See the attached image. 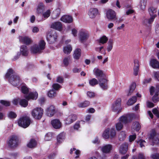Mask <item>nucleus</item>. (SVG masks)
Instances as JSON below:
<instances>
[{
  "label": "nucleus",
  "mask_w": 159,
  "mask_h": 159,
  "mask_svg": "<svg viewBox=\"0 0 159 159\" xmlns=\"http://www.w3.org/2000/svg\"><path fill=\"white\" fill-rule=\"evenodd\" d=\"M30 119L27 116H24L20 118L18 120V125L23 128H26L30 124Z\"/></svg>",
  "instance_id": "1"
},
{
  "label": "nucleus",
  "mask_w": 159,
  "mask_h": 159,
  "mask_svg": "<svg viewBox=\"0 0 159 159\" xmlns=\"http://www.w3.org/2000/svg\"><path fill=\"white\" fill-rule=\"evenodd\" d=\"M43 110L40 107H37L32 111L31 114L33 117L36 120H39L42 117Z\"/></svg>",
  "instance_id": "2"
},
{
  "label": "nucleus",
  "mask_w": 159,
  "mask_h": 159,
  "mask_svg": "<svg viewBox=\"0 0 159 159\" xmlns=\"http://www.w3.org/2000/svg\"><path fill=\"white\" fill-rule=\"evenodd\" d=\"M116 135L115 130L114 128H108L104 130L103 134L102 137L105 139H112Z\"/></svg>",
  "instance_id": "3"
},
{
  "label": "nucleus",
  "mask_w": 159,
  "mask_h": 159,
  "mask_svg": "<svg viewBox=\"0 0 159 159\" xmlns=\"http://www.w3.org/2000/svg\"><path fill=\"white\" fill-rule=\"evenodd\" d=\"M121 100L120 98H117L113 103L111 109L112 111L117 112L118 113L120 112L122 109L121 107Z\"/></svg>",
  "instance_id": "4"
},
{
  "label": "nucleus",
  "mask_w": 159,
  "mask_h": 159,
  "mask_svg": "<svg viewBox=\"0 0 159 159\" xmlns=\"http://www.w3.org/2000/svg\"><path fill=\"white\" fill-rule=\"evenodd\" d=\"M135 117V115L133 113L128 114L120 117L119 118V121L124 124H126L133 120Z\"/></svg>",
  "instance_id": "5"
},
{
  "label": "nucleus",
  "mask_w": 159,
  "mask_h": 159,
  "mask_svg": "<svg viewBox=\"0 0 159 159\" xmlns=\"http://www.w3.org/2000/svg\"><path fill=\"white\" fill-rule=\"evenodd\" d=\"M89 36V33L85 30L81 29L79 31V38L80 40L82 43L87 40Z\"/></svg>",
  "instance_id": "6"
},
{
  "label": "nucleus",
  "mask_w": 159,
  "mask_h": 159,
  "mask_svg": "<svg viewBox=\"0 0 159 159\" xmlns=\"http://www.w3.org/2000/svg\"><path fill=\"white\" fill-rule=\"evenodd\" d=\"M7 143L10 147L14 148L17 146L18 143V139L16 136H13L10 138Z\"/></svg>",
  "instance_id": "7"
},
{
  "label": "nucleus",
  "mask_w": 159,
  "mask_h": 159,
  "mask_svg": "<svg viewBox=\"0 0 159 159\" xmlns=\"http://www.w3.org/2000/svg\"><path fill=\"white\" fill-rule=\"evenodd\" d=\"M107 18L110 20H117L116 13L115 11L111 9H108L106 12Z\"/></svg>",
  "instance_id": "8"
},
{
  "label": "nucleus",
  "mask_w": 159,
  "mask_h": 159,
  "mask_svg": "<svg viewBox=\"0 0 159 159\" xmlns=\"http://www.w3.org/2000/svg\"><path fill=\"white\" fill-rule=\"evenodd\" d=\"M57 37V36L56 32L55 31H52L48 34L47 39L48 43L51 44L56 41Z\"/></svg>",
  "instance_id": "9"
},
{
  "label": "nucleus",
  "mask_w": 159,
  "mask_h": 159,
  "mask_svg": "<svg viewBox=\"0 0 159 159\" xmlns=\"http://www.w3.org/2000/svg\"><path fill=\"white\" fill-rule=\"evenodd\" d=\"M99 85L103 90H106L108 88V80L105 78H98Z\"/></svg>",
  "instance_id": "10"
},
{
  "label": "nucleus",
  "mask_w": 159,
  "mask_h": 159,
  "mask_svg": "<svg viewBox=\"0 0 159 159\" xmlns=\"http://www.w3.org/2000/svg\"><path fill=\"white\" fill-rule=\"evenodd\" d=\"M9 81L12 85L16 86L19 84L20 81L19 77L16 75H13L10 78Z\"/></svg>",
  "instance_id": "11"
},
{
  "label": "nucleus",
  "mask_w": 159,
  "mask_h": 159,
  "mask_svg": "<svg viewBox=\"0 0 159 159\" xmlns=\"http://www.w3.org/2000/svg\"><path fill=\"white\" fill-rule=\"evenodd\" d=\"M150 139L156 143H159V134H157L154 130H152L149 137Z\"/></svg>",
  "instance_id": "12"
},
{
  "label": "nucleus",
  "mask_w": 159,
  "mask_h": 159,
  "mask_svg": "<svg viewBox=\"0 0 159 159\" xmlns=\"http://www.w3.org/2000/svg\"><path fill=\"white\" fill-rule=\"evenodd\" d=\"M112 148V146L111 145L107 144L100 147V149L102 153L107 154L111 152Z\"/></svg>",
  "instance_id": "13"
},
{
  "label": "nucleus",
  "mask_w": 159,
  "mask_h": 159,
  "mask_svg": "<svg viewBox=\"0 0 159 159\" xmlns=\"http://www.w3.org/2000/svg\"><path fill=\"white\" fill-rule=\"evenodd\" d=\"M128 144L127 143H124L120 146L119 148L120 152L124 155L126 153L128 150Z\"/></svg>",
  "instance_id": "14"
},
{
  "label": "nucleus",
  "mask_w": 159,
  "mask_h": 159,
  "mask_svg": "<svg viewBox=\"0 0 159 159\" xmlns=\"http://www.w3.org/2000/svg\"><path fill=\"white\" fill-rule=\"evenodd\" d=\"M98 13V10L97 9L91 8L88 11V14L90 18H93L97 16Z\"/></svg>",
  "instance_id": "15"
},
{
  "label": "nucleus",
  "mask_w": 159,
  "mask_h": 159,
  "mask_svg": "<svg viewBox=\"0 0 159 159\" xmlns=\"http://www.w3.org/2000/svg\"><path fill=\"white\" fill-rule=\"evenodd\" d=\"M77 119V116L75 115H69L65 120V123L70 124L75 121Z\"/></svg>",
  "instance_id": "16"
},
{
  "label": "nucleus",
  "mask_w": 159,
  "mask_h": 159,
  "mask_svg": "<svg viewBox=\"0 0 159 159\" xmlns=\"http://www.w3.org/2000/svg\"><path fill=\"white\" fill-rule=\"evenodd\" d=\"M20 42L25 44H29L31 42V40L27 36H20L19 37Z\"/></svg>",
  "instance_id": "17"
},
{
  "label": "nucleus",
  "mask_w": 159,
  "mask_h": 159,
  "mask_svg": "<svg viewBox=\"0 0 159 159\" xmlns=\"http://www.w3.org/2000/svg\"><path fill=\"white\" fill-rule=\"evenodd\" d=\"M51 27L59 31H61L62 29L61 23L60 22H56L52 24Z\"/></svg>",
  "instance_id": "18"
},
{
  "label": "nucleus",
  "mask_w": 159,
  "mask_h": 159,
  "mask_svg": "<svg viewBox=\"0 0 159 159\" xmlns=\"http://www.w3.org/2000/svg\"><path fill=\"white\" fill-rule=\"evenodd\" d=\"M52 126L55 129H59L61 126V122L59 120L54 119L51 121Z\"/></svg>",
  "instance_id": "19"
},
{
  "label": "nucleus",
  "mask_w": 159,
  "mask_h": 159,
  "mask_svg": "<svg viewBox=\"0 0 159 159\" xmlns=\"http://www.w3.org/2000/svg\"><path fill=\"white\" fill-rule=\"evenodd\" d=\"M93 72L94 74L96 75L98 79L99 78H104V74L102 71L99 70L97 68H95L93 70Z\"/></svg>",
  "instance_id": "20"
},
{
  "label": "nucleus",
  "mask_w": 159,
  "mask_h": 159,
  "mask_svg": "<svg viewBox=\"0 0 159 159\" xmlns=\"http://www.w3.org/2000/svg\"><path fill=\"white\" fill-rule=\"evenodd\" d=\"M48 116L51 117L53 116L55 113V110L54 106L53 105L50 106L47 110Z\"/></svg>",
  "instance_id": "21"
},
{
  "label": "nucleus",
  "mask_w": 159,
  "mask_h": 159,
  "mask_svg": "<svg viewBox=\"0 0 159 159\" xmlns=\"http://www.w3.org/2000/svg\"><path fill=\"white\" fill-rule=\"evenodd\" d=\"M61 21L67 23H70L73 21L72 17L69 15H65L62 16L60 19Z\"/></svg>",
  "instance_id": "22"
},
{
  "label": "nucleus",
  "mask_w": 159,
  "mask_h": 159,
  "mask_svg": "<svg viewBox=\"0 0 159 159\" xmlns=\"http://www.w3.org/2000/svg\"><path fill=\"white\" fill-rule=\"evenodd\" d=\"M38 95V93L36 92H31L28 95L25 96V97L28 100L30 99L35 100L37 98Z\"/></svg>",
  "instance_id": "23"
},
{
  "label": "nucleus",
  "mask_w": 159,
  "mask_h": 159,
  "mask_svg": "<svg viewBox=\"0 0 159 159\" xmlns=\"http://www.w3.org/2000/svg\"><path fill=\"white\" fill-rule=\"evenodd\" d=\"M134 74L136 76L138 75L139 70V65L138 61L135 59L134 61Z\"/></svg>",
  "instance_id": "24"
},
{
  "label": "nucleus",
  "mask_w": 159,
  "mask_h": 159,
  "mask_svg": "<svg viewBox=\"0 0 159 159\" xmlns=\"http://www.w3.org/2000/svg\"><path fill=\"white\" fill-rule=\"evenodd\" d=\"M20 51L21 54L22 55L25 56H27L28 51L26 46L25 45H22L20 48Z\"/></svg>",
  "instance_id": "25"
},
{
  "label": "nucleus",
  "mask_w": 159,
  "mask_h": 159,
  "mask_svg": "<svg viewBox=\"0 0 159 159\" xmlns=\"http://www.w3.org/2000/svg\"><path fill=\"white\" fill-rule=\"evenodd\" d=\"M65 139V134L64 133L59 134L57 138V144H60Z\"/></svg>",
  "instance_id": "26"
},
{
  "label": "nucleus",
  "mask_w": 159,
  "mask_h": 159,
  "mask_svg": "<svg viewBox=\"0 0 159 159\" xmlns=\"http://www.w3.org/2000/svg\"><path fill=\"white\" fill-rule=\"evenodd\" d=\"M150 65L154 68H159V62L156 59L151 60L150 61Z\"/></svg>",
  "instance_id": "27"
},
{
  "label": "nucleus",
  "mask_w": 159,
  "mask_h": 159,
  "mask_svg": "<svg viewBox=\"0 0 159 159\" xmlns=\"http://www.w3.org/2000/svg\"><path fill=\"white\" fill-rule=\"evenodd\" d=\"M31 51L34 53H40L42 52L39 50L38 46L36 44L34 45L31 47Z\"/></svg>",
  "instance_id": "28"
},
{
  "label": "nucleus",
  "mask_w": 159,
  "mask_h": 159,
  "mask_svg": "<svg viewBox=\"0 0 159 159\" xmlns=\"http://www.w3.org/2000/svg\"><path fill=\"white\" fill-rule=\"evenodd\" d=\"M90 102L88 101H85L84 102H80L77 104V106L79 108H85L89 106L90 105Z\"/></svg>",
  "instance_id": "29"
},
{
  "label": "nucleus",
  "mask_w": 159,
  "mask_h": 159,
  "mask_svg": "<svg viewBox=\"0 0 159 159\" xmlns=\"http://www.w3.org/2000/svg\"><path fill=\"white\" fill-rule=\"evenodd\" d=\"M45 9V6L43 3H40L37 7V12L38 13H41Z\"/></svg>",
  "instance_id": "30"
},
{
  "label": "nucleus",
  "mask_w": 159,
  "mask_h": 159,
  "mask_svg": "<svg viewBox=\"0 0 159 159\" xmlns=\"http://www.w3.org/2000/svg\"><path fill=\"white\" fill-rule=\"evenodd\" d=\"M37 145V142L36 141L33 139H30V142L27 145L28 147L30 148H34Z\"/></svg>",
  "instance_id": "31"
},
{
  "label": "nucleus",
  "mask_w": 159,
  "mask_h": 159,
  "mask_svg": "<svg viewBox=\"0 0 159 159\" xmlns=\"http://www.w3.org/2000/svg\"><path fill=\"white\" fill-rule=\"evenodd\" d=\"M81 50L79 48L76 49L75 51L74 54V58L76 59H79L81 55Z\"/></svg>",
  "instance_id": "32"
},
{
  "label": "nucleus",
  "mask_w": 159,
  "mask_h": 159,
  "mask_svg": "<svg viewBox=\"0 0 159 159\" xmlns=\"http://www.w3.org/2000/svg\"><path fill=\"white\" fill-rule=\"evenodd\" d=\"M72 48L70 45H67L64 48L63 51L64 53L68 54L71 51Z\"/></svg>",
  "instance_id": "33"
},
{
  "label": "nucleus",
  "mask_w": 159,
  "mask_h": 159,
  "mask_svg": "<svg viewBox=\"0 0 159 159\" xmlns=\"http://www.w3.org/2000/svg\"><path fill=\"white\" fill-rule=\"evenodd\" d=\"M45 43L44 40H41L40 41L38 46L39 48V50L41 52H42V50L45 49Z\"/></svg>",
  "instance_id": "34"
},
{
  "label": "nucleus",
  "mask_w": 159,
  "mask_h": 159,
  "mask_svg": "<svg viewBox=\"0 0 159 159\" xmlns=\"http://www.w3.org/2000/svg\"><path fill=\"white\" fill-rule=\"evenodd\" d=\"M137 101V98L135 96H133L129 99L127 102V104L129 105H131L135 103Z\"/></svg>",
  "instance_id": "35"
},
{
  "label": "nucleus",
  "mask_w": 159,
  "mask_h": 159,
  "mask_svg": "<svg viewBox=\"0 0 159 159\" xmlns=\"http://www.w3.org/2000/svg\"><path fill=\"white\" fill-rule=\"evenodd\" d=\"M157 16V15L156 14H154L153 15L151 16V17L149 19H146L144 20L145 24H146V22H147L149 24H151L152 23L153 21L154 18Z\"/></svg>",
  "instance_id": "36"
},
{
  "label": "nucleus",
  "mask_w": 159,
  "mask_h": 159,
  "mask_svg": "<svg viewBox=\"0 0 159 159\" xmlns=\"http://www.w3.org/2000/svg\"><path fill=\"white\" fill-rule=\"evenodd\" d=\"M126 133L124 131H122L119 135V139L120 141H123L126 137Z\"/></svg>",
  "instance_id": "37"
},
{
  "label": "nucleus",
  "mask_w": 159,
  "mask_h": 159,
  "mask_svg": "<svg viewBox=\"0 0 159 159\" xmlns=\"http://www.w3.org/2000/svg\"><path fill=\"white\" fill-rule=\"evenodd\" d=\"M136 86V84L135 83H133L130 85L129 87V91L128 94V95H131L132 93L133 92Z\"/></svg>",
  "instance_id": "38"
},
{
  "label": "nucleus",
  "mask_w": 159,
  "mask_h": 159,
  "mask_svg": "<svg viewBox=\"0 0 159 159\" xmlns=\"http://www.w3.org/2000/svg\"><path fill=\"white\" fill-rule=\"evenodd\" d=\"M47 95L49 98H54L56 96V93L53 89H51L48 92Z\"/></svg>",
  "instance_id": "39"
},
{
  "label": "nucleus",
  "mask_w": 159,
  "mask_h": 159,
  "mask_svg": "<svg viewBox=\"0 0 159 159\" xmlns=\"http://www.w3.org/2000/svg\"><path fill=\"white\" fill-rule=\"evenodd\" d=\"M132 127L136 131H138L141 128V125L139 122H135L133 123Z\"/></svg>",
  "instance_id": "40"
},
{
  "label": "nucleus",
  "mask_w": 159,
  "mask_h": 159,
  "mask_svg": "<svg viewBox=\"0 0 159 159\" xmlns=\"http://www.w3.org/2000/svg\"><path fill=\"white\" fill-rule=\"evenodd\" d=\"M19 102L20 105L24 107H26L28 104V101L25 99L20 100Z\"/></svg>",
  "instance_id": "41"
},
{
  "label": "nucleus",
  "mask_w": 159,
  "mask_h": 159,
  "mask_svg": "<svg viewBox=\"0 0 159 159\" xmlns=\"http://www.w3.org/2000/svg\"><path fill=\"white\" fill-rule=\"evenodd\" d=\"M113 41L111 39H109L108 42V46L107 48L108 52H110L112 49L113 48Z\"/></svg>",
  "instance_id": "42"
},
{
  "label": "nucleus",
  "mask_w": 159,
  "mask_h": 159,
  "mask_svg": "<svg viewBox=\"0 0 159 159\" xmlns=\"http://www.w3.org/2000/svg\"><path fill=\"white\" fill-rule=\"evenodd\" d=\"M89 84L92 86H94L98 83V81L95 78H93L89 80Z\"/></svg>",
  "instance_id": "43"
},
{
  "label": "nucleus",
  "mask_w": 159,
  "mask_h": 159,
  "mask_svg": "<svg viewBox=\"0 0 159 159\" xmlns=\"http://www.w3.org/2000/svg\"><path fill=\"white\" fill-rule=\"evenodd\" d=\"M60 14V11L59 9H57L54 11L52 15V18L53 19H55L59 17Z\"/></svg>",
  "instance_id": "44"
},
{
  "label": "nucleus",
  "mask_w": 159,
  "mask_h": 159,
  "mask_svg": "<svg viewBox=\"0 0 159 159\" xmlns=\"http://www.w3.org/2000/svg\"><path fill=\"white\" fill-rule=\"evenodd\" d=\"M14 74V71L13 70L11 69H9L8 70L7 73L6 74L5 77L6 78H8L9 80L10 79V78L12 76L11 75L12 74Z\"/></svg>",
  "instance_id": "45"
},
{
  "label": "nucleus",
  "mask_w": 159,
  "mask_h": 159,
  "mask_svg": "<svg viewBox=\"0 0 159 159\" xmlns=\"http://www.w3.org/2000/svg\"><path fill=\"white\" fill-rule=\"evenodd\" d=\"M147 2V0H141L140 8L142 10H144L145 9Z\"/></svg>",
  "instance_id": "46"
},
{
  "label": "nucleus",
  "mask_w": 159,
  "mask_h": 159,
  "mask_svg": "<svg viewBox=\"0 0 159 159\" xmlns=\"http://www.w3.org/2000/svg\"><path fill=\"white\" fill-rule=\"evenodd\" d=\"M108 40V39L105 36H103L101 37L99 41V43L103 44L106 43Z\"/></svg>",
  "instance_id": "47"
},
{
  "label": "nucleus",
  "mask_w": 159,
  "mask_h": 159,
  "mask_svg": "<svg viewBox=\"0 0 159 159\" xmlns=\"http://www.w3.org/2000/svg\"><path fill=\"white\" fill-rule=\"evenodd\" d=\"M70 60V57L68 56L64 58L63 60V63L65 66H67L69 64V61Z\"/></svg>",
  "instance_id": "48"
},
{
  "label": "nucleus",
  "mask_w": 159,
  "mask_h": 159,
  "mask_svg": "<svg viewBox=\"0 0 159 159\" xmlns=\"http://www.w3.org/2000/svg\"><path fill=\"white\" fill-rule=\"evenodd\" d=\"M74 151H75V153L77 155L75 157V158H77L79 157V155L80 154V152L79 150H76L75 148H71L70 149V154L72 153Z\"/></svg>",
  "instance_id": "49"
},
{
  "label": "nucleus",
  "mask_w": 159,
  "mask_h": 159,
  "mask_svg": "<svg viewBox=\"0 0 159 159\" xmlns=\"http://www.w3.org/2000/svg\"><path fill=\"white\" fill-rule=\"evenodd\" d=\"M158 92L156 91L152 97V100L154 102H156L159 100L158 94L159 93H157Z\"/></svg>",
  "instance_id": "50"
},
{
  "label": "nucleus",
  "mask_w": 159,
  "mask_h": 159,
  "mask_svg": "<svg viewBox=\"0 0 159 159\" xmlns=\"http://www.w3.org/2000/svg\"><path fill=\"white\" fill-rule=\"evenodd\" d=\"M0 103L6 107L9 106L10 105V102L7 101L1 100L0 101Z\"/></svg>",
  "instance_id": "51"
},
{
  "label": "nucleus",
  "mask_w": 159,
  "mask_h": 159,
  "mask_svg": "<svg viewBox=\"0 0 159 159\" xmlns=\"http://www.w3.org/2000/svg\"><path fill=\"white\" fill-rule=\"evenodd\" d=\"M16 114L13 111H10L8 115V117L11 119L14 118L16 117Z\"/></svg>",
  "instance_id": "52"
},
{
  "label": "nucleus",
  "mask_w": 159,
  "mask_h": 159,
  "mask_svg": "<svg viewBox=\"0 0 159 159\" xmlns=\"http://www.w3.org/2000/svg\"><path fill=\"white\" fill-rule=\"evenodd\" d=\"M50 13V10H48L43 13V16L44 18H48V17L49 16Z\"/></svg>",
  "instance_id": "53"
},
{
  "label": "nucleus",
  "mask_w": 159,
  "mask_h": 159,
  "mask_svg": "<svg viewBox=\"0 0 159 159\" xmlns=\"http://www.w3.org/2000/svg\"><path fill=\"white\" fill-rule=\"evenodd\" d=\"M148 11L150 16L153 15L152 14L155 13L157 11L156 9L153 7H150L148 9Z\"/></svg>",
  "instance_id": "54"
},
{
  "label": "nucleus",
  "mask_w": 159,
  "mask_h": 159,
  "mask_svg": "<svg viewBox=\"0 0 159 159\" xmlns=\"http://www.w3.org/2000/svg\"><path fill=\"white\" fill-rule=\"evenodd\" d=\"M22 93L24 94H27L29 92V89L25 86H22L21 88Z\"/></svg>",
  "instance_id": "55"
},
{
  "label": "nucleus",
  "mask_w": 159,
  "mask_h": 159,
  "mask_svg": "<svg viewBox=\"0 0 159 159\" xmlns=\"http://www.w3.org/2000/svg\"><path fill=\"white\" fill-rule=\"evenodd\" d=\"M123 125L122 123L119 121L116 124V128L118 130H120L122 129L123 127Z\"/></svg>",
  "instance_id": "56"
},
{
  "label": "nucleus",
  "mask_w": 159,
  "mask_h": 159,
  "mask_svg": "<svg viewBox=\"0 0 159 159\" xmlns=\"http://www.w3.org/2000/svg\"><path fill=\"white\" fill-rule=\"evenodd\" d=\"M137 143L139 144L140 147L141 148L144 147V145L146 143V142L143 139L139 140L137 142Z\"/></svg>",
  "instance_id": "57"
},
{
  "label": "nucleus",
  "mask_w": 159,
  "mask_h": 159,
  "mask_svg": "<svg viewBox=\"0 0 159 159\" xmlns=\"http://www.w3.org/2000/svg\"><path fill=\"white\" fill-rule=\"evenodd\" d=\"M52 87L54 90H59L61 88V86L57 83L53 84Z\"/></svg>",
  "instance_id": "58"
},
{
  "label": "nucleus",
  "mask_w": 159,
  "mask_h": 159,
  "mask_svg": "<svg viewBox=\"0 0 159 159\" xmlns=\"http://www.w3.org/2000/svg\"><path fill=\"white\" fill-rule=\"evenodd\" d=\"M151 157L153 159H159V154L158 153H153L151 155Z\"/></svg>",
  "instance_id": "59"
},
{
  "label": "nucleus",
  "mask_w": 159,
  "mask_h": 159,
  "mask_svg": "<svg viewBox=\"0 0 159 159\" xmlns=\"http://www.w3.org/2000/svg\"><path fill=\"white\" fill-rule=\"evenodd\" d=\"M154 76L155 78L158 80L159 81V72L154 71L153 72Z\"/></svg>",
  "instance_id": "60"
},
{
  "label": "nucleus",
  "mask_w": 159,
  "mask_h": 159,
  "mask_svg": "<svg viewBox=\"0 0 159 159\" xmlns=\"http://www.w3.org/2000/svg\"><path fill=\"white\" fill-rule=\"evenodd\" d=\"M78 33L77 30L75 29H72L71 30V33L72 35L76 37Z\"/></svg>",
  "instance_id": "61"
},
{
  "label": "nucleus",
  "mask_w": 159,
  "mask_h": 159,
  "mask_svg": "<svg viewBox=\"0 0 159 159\" xmlns=\"http://www.w3.org/2000/svg\"><path fill=\"white\" fill-rule=\"evenodd\" d=\"M138 159H146L143 153H139L138 157Z\"/></svg>",
  "instance_id": "62"
},
{
  "label": "nucleus",
  "mask_w": 159,
  "mask_h": 159,
  "mask_svg": "<svg viewBox=\"0 0 159 159\" xmlns=\"http://www.w3.org/2000/svg\"><path fill=\"white\" fill-rule=\"evenodd\" d=\"M152 112L154 115L157 117H159V112L158 110L156 109H154L152 110Z\"/></svg>",
  "instance_id": "63"
},
{
  "label": "nucleus",
  "mask_w": 159,
  "mask_h": 159,
  "mask_svg": "<svg viewBox=\"0 0 159 159\" xmlns=\"http://www.w3.org/2000/svg\"><path fill=\"white\" fill-rule=\"evenodd\" d=\"M56 81L59 83H62L63 81V78L61 76H59L57 78Z\"/></svg>",
  "instance_id": "64"
}]
</instances>
